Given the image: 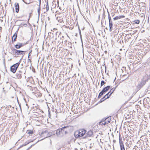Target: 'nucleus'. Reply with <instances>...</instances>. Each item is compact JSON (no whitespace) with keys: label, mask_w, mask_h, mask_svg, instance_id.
Segmentation results:
<instances>
[{"label":"nucleus","mask_w":150,"mask_h":150,"mask_svg":"<svg viewBox=\"0 0 150 150\" xmlns=\"http://www.w3.org/2000/svg\"><path fill=\"white\" fill-rule=\"evenodd\" d=\"M105 120L103 118L101 120V121L99 122V125H105L106 124V122H105Z\"/></svg>","instance_id":"obj_15"},{"label":"nucleus","mask_w":150,"mask_h":150,"mask_svg":"<svg viewBox=\"0 0 150 150\" xmlns=\"http://www.w3.org/2000/svg\"><path fill=\"white\" fill-rule=\"evenodd\" d=\"M11 2V0H9Z\"/></svg>","instance_id":"obj_37"},{"label":"nucleus","mask_w":150,"mask_h":150,"mask_svg":"<svg viewBox=\"0 0 150 150\" xmlns=\"http://www.w3.org/2000/svg\"><path fill=\"white\" fill-rule=\"evenodd\" d=\"M30 53H31V52H29V54H28V60L29 59V60H30V59H29V56L30 55Z\"/></svg>","instance_id":"obj_30"},{"label":"nucleus","mask_w":150,"mask_h":150,"mask_svg":"<svg viewBox=\"0 0 150 150\" xmlns=\"http://www.w3.org/2000/svg\"><path fill=\"white\" fill-rule=\"evenodd\" d=\"M15 6L16 8V12L18 13L19 11V6L18 4L17 3H16L15 4Z\"/></svg>","instance_id":"obj_12"},{"label":"nucleus","mask_w":150,"mask_h":150,"mask_svg":"<svg viewBox=\"0 0 150 150\" xmlns=\"http://www.w3.org/2000/svg\"><path fill=\"white\" fill-rule=\"evenodd\" d=\"M40 136L42 137L43 138L42 139L40 140V141H41L44 139L50 137V135L48 131H44L42 132L41 133Z\"/></svg>","instance_id":"obj_6"},{"label":"nucleus","mask_w":150,"mask_h":150,"mask_svg":"<svg viewBox=\"0 0 150 150\" xmlns=\"http://www.w3.org/2000/svg\"><path fill=\"white\" fill-rule=\"evenodd\" d=\"M68 127V126H64L62 128L58 129L56 131V134L57 136L61 137H63L64 134H67L68 132L65 129Z\"/></svg>","instance_id":"obj_1"},{"label":"nucleus","mask_w":150,"mask_h":150,"mask_svg":"<svg viewBox=\"0 0 150 150\" xmlns=\"http://www.w3.org/2000/svg\"><path fill=\"white\" fill-rule=\"evenodd\" d=\"M28 132H27L28 134H33V132L32 131L30 130L28 131Z\"/></svg>","instance_id":"obj_27"},{"label":"nucleus","mask_w":150,"mask_h":150,"mask_svg":"<svg viewBox=\"0 0 150 150\" xmlns=\"http://www.w3.org/2000/svg\"><path fill=\"white\" fill-rule=\"evenodd\" d=\"M119 141L120 145L121 150H125L123 143L122 140V138L120 135V134L119 137Z\"/></svg>","instance_id":"obj_7"},{"label":"nucleus","mask_w":150,"mask_h":150,"mask_svg":"<svg viewBox=\"0 0 150 150\" xmlns=\"http://www.w3.org/2000/svg\"><path fill=\"white\" fill-rule=\"evenodd\" d=\"M28 141V142H30H30H33V140H32L31 141Z\"/></svg>","instance_id":"obj_31"},{"label":"nucleus","mask_w":150,"mask_h":150,"mask_svg":"<svg viewBox=\"0 0 150 150\" xmlns=\"http://www.w3.org/2000/svg\"><path fill=\"white\" fill-rule=\"evenodd\" d=\"M149 17H148V20H147V22H148V23H149Z\"/></svg>","instance_id":"obj_32"},{"label":"nucleus","mask_w":150,"mask_h":150,"mask_svg":"<svg viewBox=\"0 0 150 150\" xmlns=\"http://www.w3.org/2000/svg\"><path fill=\"white\" fill-rule=\"evenodd\" d=\"M134 22L136 24H139V23L140 21L139 20H137L134 21Z\"/></svg>","instance_id":"obj_25"},{"label":"nucleus","mask_w":150,"mask_h":150,"mask_svg":"<svg viewBox=\"0 0 150 150\" xmlns=\"http://www.w3.org/2000/svg\"><path fill=\"white\" fill-rule=\"evenodd\" d=\"M147 78V77L146 76H144L141 81L138 83L137 87L138 90L140 89L145 84L146 82L148 81Z\"/></svg>","instance_id":"obj_3"},{"label":"nucleus","mask_w":150,"mask_h":150,"mask_svg":"<svg viewBox=\"0 0 150 150\" xmlns=\"http://www.w3.org/2000/svg\"><path fill=\"white\" fill-rule=\"evenodd\" d=\"M93 132L91 130H90L87 133V137H91L93 134Z\"/></svg>","instance_id":"obj_19"},{"label":"nucleus","mask_w":150,"mask_h":150,"mask_svg":"<svg viewBox=\"0 0 150 150\" xmlns=\"http://www.w3.org/2000/svg\"><path fill=\"white\" fill-rule=\"evenodd\" d=\"M29 150V149H27V150Z\"/></svg>","instance_id":"obj_38"},{"label":"nucleus","mask_w":150,"mask_h":150,"mask_svg":"<svg viewBox=\"0 0 150 150\" xmlns=\"http://www.w3.org/2000/svg\"><path fill=\"white\" fill-rule=\"evenodd\" d=\"M62 43H63V41H62Z\"/></svg>","instance_id":"obj_36"},{"label":"nucleus","mask_w":150,"mask_h":150,"mask_svg":"<svg viewBox=\"0 0 150 150\" xmlns=\"http://www.w3.org/2000/svg\"><path fill=\"white\" fill-rule=\"evenodd\" d=\"M86 131L83 129H80L78 131H76L74 133L75 138H78L83 136L86 133Z\"/></svg>","instance_id":"obj_2"},{"label":"nucleus","mask_w":150,"mask_h":150,"mask_svg":"<svg viewBox=\"0 0 150 150\" xmlns=\"http://www.w3.org/2000/svg\"><path fill=\"white\" fill-rule=\"evenodd\" d=\"M103 119L105 120V122H106V124H108L110 122V117L103 118Z\"/></svg>","instance_id":"obj_16"},{"label":"nucleus","mask_w":150,"mask_h":150,"mask_svg":"<svg viewBox=\"0 0 150 150\" xmlns=\"http://www.w3.org/2000/svg\"><path fill=\"white\" fill-rule=\"evenodd\" d=\"M105 81L103 80L100 83V86H103L104 84H105Z\"/></svg>","instance_id":"obj_23"},{"label":"nucleus","mask_w":150,"mask_h":150,"mask_svg":"<svg viewBox=\"0 0 150 150\" xmlns=\"http://www.w3.org/2000/svg\"><path fill=\"white\" fill-rule=\"evenodd\" d=\"M39 141H38L37 142H36L35 144L32 145L31 146H30L28 148V149H30L35 144H36Z\"/></svg>","instance_id":"obj_28"},{"label":"nucleus","mask_w":150,"mask_h":150,"mask_svg":"<svg viewBox=\"0 0 150 150\" xmlns=\"http://www.w3.org/2000/svg\"><path fill=\"white\" fill-rule=\"evenodd\" d=\"M111 88V86H108L105 87L102 90V91L99 93L98 96V98H100V97L105 92L108 91L109 89Z\"/></svg>","instance_id":"obj_4"},{"label":"nucleus","mask_w":150,"mask_h":150,"mask_svg":"<svg viewBox=\"0 0 150 150\" xmlns=\"http://www.w3.org/2000/svg\"><path fill=\"white\" fill-rule=\"evenodd\" d=\"M108 18L109 21V30L110 31H112V28L113 25L112 22L111 20V18L109 12L108 11Z\"/></svg>","instance_id":"obj_8"},{"label":"nucleus","mask_w":150,"mask_h":150,"mask_svg":"<svg viewBox=\"0 0 150 150\" xmlns=\"http://www.w3.org/2000/svg\"><path fill=\"white\" fill-rule=\"evenodd\" d=\"M105 100H106V99L104 97H103L100 100L99 103H101L104 101Z\"/></svg>","instance_id":"obj_24"},{"label":"nucleus","mask_w":150,"mask_h":150,"mask_svg":"<svg viewBox=\"0 0 150 150\" xmlns=\"http://www.w3.org/2000/svg\"><path fill=\"white\" fill-rule=\"evenodd\" d=\"M30 18V16H29V18L28 19V20H29Z\"/></svg>","instance_id":"obj_34"},{"label":"nucleus","mask_w":150,"mask_h":150,"mask_svg":"<svg viewBox=\"0 0 150 150\" xmlns=\"http://www.w3.org/2000/svg\"><path fill=\"white\" fill-rule=\"evenodd\" d=\"M17 35V32H16L12 37V42L13 43L14 42L16 41Z\"/></svg>","instance_id":"obj_10"},{"label":"nucleus","mask_w":150,"mask_h":150,"mask_svg":"<svg viewBox=\"0 0 150 150\" xmlns=\"http://www.w3.org/2000/svg\"><path fill=\"white\" fill-rule=\"evenodd\" d=\"M30 143V142H28V141L26 142L24 144H23L22 145V146H25Z\"/></svg>","instance_id":"obj_26"},{"label":"nucleus","mask_w":150,"mask_h":150,"mask_svg":"<svg viewBox=\"0 0 150 150\" xmlns=\"http://www.w3.org/2000/svg\"><path fill=\"white\" fill-rule=\"evenodd\" d=\"M67 42V41L66 40H65V41H64V42Z\"/></svg>","instance_id":"obj_33"},{"label":"nucleus","mask_w":150,"mask_h":150,"mask_svg":"<svg viewBox=\"0 0 150 150\" xmlns=\"http://www.w3.org/2000/svg\"><path fill=\"white\" fill-rule=\"evenodd\" d=\"M21 21V20H19V21H17V22H18V21Z\"/></svg>","instance_id":"obj_35"},{"label":"nucleus","mask_w":150,"mask_h":150,"mask_svg":"<svg viewBox=\"0 0 150 150\" xmlns=\"http://www.w3.org/2000/svg\"><path fill=\"white\" fill-rule=\"evenodd\" d=\"M24 54L25 53L24 51L18 50L17 55H24Z\"/></svg>","instance_id":"obj_20"},{"label":"nucleus","mask_w":150,"mask_h":150,"mask_svg":"<svg viewBox=\"0 0 150 150\" xmlns=\"http://www.w3.org/2000/svg\"><path fill=\"white\" fill-rule=\"evenodd\" d=\"M24 45L23 43H18V44L15 45V47L16 49H19Z\"/></svg>","instance_id":"obj_11"},{"label":"nucleus","mask_w":150,"mask_h":150,"mask_svg":"<svg viewBox=\"0 0 150 150\" xmlns=\"http://www.w3.org/2000/svg\"><path fill=\"white\" fill-rule=\"evenodd\" d=\"M12 54L14 55H17L18 54V50L16 49H12Z\"/></svg>","instance_id":"obj_14"},{"label":"nucleus","mask_w":150,"mask_h":150,"mask_svg":"<svg viewBox=\"0 0 150 150\" xmlns=\"http://www.w3.org/2000/svg\"><path fill=\"white\" fill-rule=\"evenodd\" d=\"M23 74H25V73H24L21 70L19 71L16 74V78L18 79H21L22 77L21 75Z\"/></svg>","instance_id":"obj_9"},{"label":"nucleus","mask_w":150,"mask_h":150,"mask_svg":"<svg viewBox=\"0 0 150 150\" xmlns=\"http://www.w3.org/2000/svg\"><path fill=\"white\" fill-rule=\"evenodd\" d=\"M79 34L80 35V37L81 40H82V37H81V31L79 29Z\"/></svg>","instance_id":"obj_29"},{"label":"nucleus","mask_w":150,"mask_h":150,"mask_svg":"<svg viewBox=\"0 0 150 150\" xmlns=\"http://www.w3.org/2000/svg\"><path fill=\"white\" fill-rule=\"evenodd\" d=\"M111 95L110 93L108 92L107 94H106L104 97L106 99L108 98Z\"/></svg>","instance_id":"obj_18"},{"label":"nucleus","mask_w":150,"mask_h":150,"mask_svg":"<svg viewBox=\"0 0 150 150\" xmlns=\"http://www.w3.org/2000/svg\"><path fill=\"white\" fill-rule=\"evenodd\" d=\"M20 62H18L13 65L10 67V70L11 72L14 73L16 71L18 67Z\"/></svg>","instance_id":"obj_5"},{"label":"nucleus","mask_w":150,"mask_h":150,"mask_svg":"<svg viewBox=\"0 0 150 150\" xmlns=\"http://www.w3.org/2000/svg\"><path fill=\"white\" fill-rule=\"evenodd\" d=\"M115 88H113L110 90V91L109 92L111 95L113 93V92H114V91H115Z\"/></svg>","instance_id":"obj_21"},{"label":"nucleus","mask_w":150,"mask_h":150,"mask_svg":"<svg viewBox=\"0 0 150 150\" xmlns=\"http://www.w3.org/2000/svg\"><path fill=\"white\" fill-rule=\"evenodd\" d=\"M41 4V0H39V7L38 9V14L39 16L40 15V5Z\"/></svg>","instance_id":"obj_17"},{"label":"nucleus","mask_w":150,"mask_h":150,"mask_svg":"<svg viewBox=\"0 0 150 150\" xmlns=\"http://www.w3.org/2000/svg\"><path fill=\"white\" fill-rule=\"evenodd\" d=\"M45 8L46 9L47 11H48L49 10V6H48V0H47V4L46 5Z\"/></svg>","instance_id":"obj_22"},{"label":"nucleus","mask_w":150,"mask_h":150,"mask_svg":"<svg viewBox=\"0 0 150 150\" xmlns=\"http://www.w3.org/2000/svg\"><path fill=\"white\" fill-rule=\"evenodd\" d=\"M125 17V16L123 15H122L120 16H118L115 17L113 18V20L115 21L118 19H119L121 18H123Z\"/></svg>","instance_id":"obj_13"}]
</instances>
